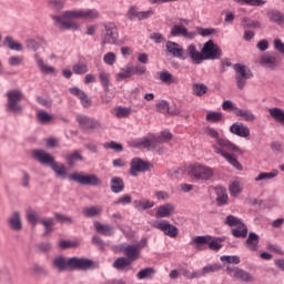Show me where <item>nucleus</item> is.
<instances>
[{"label": "nucleus", "mask_w": 284, "mask_h": 284, "mask_svg": "<svg viewBox=\"0 0 284 284\" xmlns=\"http://www.w3.org/2000/svg\"><path fill=\"white\" fill-rule=\"evenodd\" d=\"M52 265L57 272H88L97 270V263L87 257H65L58 256L53 260Z\"/></svg>", "instance_id": "f257e3e1"}, {"label": "nucleus", "mask_w": 284, "mask_h": 284, "mask_svg": "<svg viewBox=\"0 0 284 284\" xmlns=\"http://www.w3.org/2000/svg\"><path fill=\"white\" fill-rule=\"evenodd\" d=\"M31 154L34 161H37L38 163H41V165H48L49 168H51V170H53V172L58 176H62V179H67L68 169H65V164L57 162L54 160V156H52V154L41 149L33 150Z\"/></svg>", "instance_id": "f03ea898"}, {"label": "nucleus", "mask_w": 284, "mask_h": 284, "mask_svg": "<svg viewBox=\"0 0 284 284\" xmlns=\"http://www.w3.org/2000/svg\"><path fill=\"white\" fill-rule=\"evenodd\" d=\"M7 103L4 105L6 112L9 114H16L21 116L23 114V105H21V101H23V91L19 89L9 90L6 93Z\"/></svg>", "instance_id": "7ed1b4c3"}, {"label": "nucleus", "mask_w": 284, "mask_h": 284, "mask_svg": "<svg viewBox=\"0 0 284 284\" xmlns=\"http://www.w3.org/2000/svg\"><path fill=\"white\" fill-rule=\"evenodd\" d=\"M212 239V236H204V235H199L195 239H193V243L195 244V250H199L200 252H203V250H213L214 252H219L221 247H223V241H225V237H215L213 241H209Z\"/></svg>", "instance_id": "20e7f679"}, {"label": "nucleus", "mask_w": 284, "mask_h": 284, "mask_svg": "<svg viewBox=\"0 0 284 284\" xmlns=\"http://www.w3.org/2000/svg\"><path fill=\"white\" fill-rule=\"evenodd\" d=\"M69 181L79 183V185H90L92 187H99L103 184V181L97 176V174H85L83 172H73L69 174Z\"/></svg>", "instance_id": "39448f33"}, {"label": "nucleus", "mask_w": 284, "mask_h": 284, "mask_svg": "<svg viewBox=\"0 0 284 284\" xmlns=\"http://www.w3.org/2000/svg\"><path fill=\"white\" fill-rule=\"evenodd\" d=\"M77 123L83 132H90L92 130H103V123L94 118H90L85 114H78Z\"/></svg>", "instance_id": "423d86ee"}, {"label": "nucleus", "mask_w": 284, "mask_h": 284, "mask_svg": "<svg viewBox=\"0 0 284 284\" xmlns=\"http://www.w3.org/2000/svg\"><path fill=\"white\" fill-rule=\"evenodd\" d=\"M202 57L204 61H216L223 57V50L214 43V40H209L202 48Z\"/></svg>", "instance_id": "0eeeda50"}, {"label": "nucleus", "mask_w": 284, "mask_h": 284, "mask_svg": "<svg viewBox=\"0 0 284 284\" xmlns=\"http://www.w3.org/2000/svg\"><path fill=\"white\" fill-rule=\"evenodd\" d=\"M101 13L97 9H87V10H69L63 12L64 19H85L93 20L99 19Z\"/></svg>", "instance_id": "6e6552de"}, {"label": "nucleus", "mask_w": 284, "mask_h": 284, "mask_svg": "<svg viewBox=\"0 0 284 284\" xmlns=\"http://www.w3.org/2000/svg\"><path fill=\"white\" fill-rule=\"evenodd\" d=\"M206 134L207 136H211V139H216V143L220 148H225L226 150H231V152H239V154H243V150H241L236 144L232 143L227 139L219 138V131L214 128H207Z\"/></svg>", "instance_id": "1a4fd4ad"}, {"label": "nucleus", "mask_w": 284, "mask_h": 284, "mask_svg": "<svg viewBox=\"0 0 284 284\" xmlns=\"http://www.w3.org/2000/svg\"><path fill=\"white\" fill-rule=\"evenodd\" d=\"M226 274L241 283H254L255 281L254 275L239 266H226Z\"/></svg>", "instance_id": "9d476101"}, {"label": "nucleus", "mask_w": 284, "mask_h": 284, "mask_svg": "<svg viewBox=\"0 0 284 284\" xmlns=\"http://www.w3.org/2000/svg\"><path fill=\"white\" fill-rule=\"evenodd\" d=\"M191 176L196 181H211L214 179V170L210 166L195 164L191 168Z\"/></svg>", "instance_id": "9b49d317"}, {"label": "nucleus", "mask_w": 284, "mask_h": 284, "mask_svg": "<svg viewBox=\"0 0 284 284\" xmlns=\"http://www.w3.org/2000/svg\"><path fill=\"white\" fill-rule=\"evenodd\" d=\"M154 165L148 161H143L141 158H133L130 163L131 176H138L141 172H150Z\"/></svg>", "instance_id": "f8f14e48"}, {"label": "nucleus", "mask_w": 284, "mask_h": 284, "mask_svg": "<svg viewBox=\"0 0 284 284\" xmlns=\"http://www.w3.org/2000/svg\"><path fill=\"white\" fill-rule=\"evenodd\" d=\"M153 227H156V230H160L165 236H170V239H176L179 236V227L170 224L168 220L155 222Z\"/></svg>", "instance_id": "ddd939ff"}, {"label": "nucleus", "mask_w": 284, "mask_h": 284, "mask_svg": "<svg viewBox=\"0 0 284 284\" xmlns=\"http://www.w3.org/2000/svg\"><path fill=\"white\" fill-rule=\"evenodd\" d=\"M104 39L102 40V45H105L106 43L114 45L116 43V40L119 39V32H116V24L113 22H109L104 24Z\"/></svg>", "instance_id": "4468645a"}, {"label": "nucleus", "mask_w": 284, "mask_h": 284, "mask_svg": "<svg viewBox=\"0 0 284 284\" xmlns=\"http://www.w3.org/2000/svg\"><path fill=\"white\" fill-rule=\"evenodd\" d=\"M120 252L124 254V257L134 263L141 258V251L136 244H123L120 246Z\"/></svg>", "instance_id": "2eb2a0df"}, {"label": "nucleus", "mask_w": 284, "mask_h": 284, "mask_svg": "<svg viewBox=\"0 0 284 284\" xmlns=\"http://www.w3.org/2000/svg\"><path fill=\"white\" fill-rule=\"evenodd\" d=\"M184 57H186L185 59H191L194 65H201V63L204 61L203 49L199 51L196 49V44H190L184 52Z\"/></svg>", "instance_id": "dca6fc26"}, {"label": "nucleus", "mask_w": 284, "mask_h": 284, "mask_svg": "<svg viewBox=\"0 0 284 284\" xmlns=\"http://www.w3.org/2000/svg\"><path fill=\"white\" fill-rule=\"evenodd\" d=\"M53 21H55V26L60 30H79V24L70 19L72 18H64L63 13L61 16H52Z\"/></svg>", "instance_id": "f3484780"}, {"label": "nucleus", "mask_w": 284, "mask_h": 284, "mask_svg": "<svg viewBox=\"0 0 284 284\" xmlns=\"http://www.w3.org/2000/svg\"><path fill=\"white\" fill-rule=\"evenodd\" d=\"M212 148L215 154H220L227 161V163H230V165H233L235 170H239V172H243V165L241 164V162H239L236 156L225 152L223 149L216 146V144H213Z\"/></svg>", "instance_id": "a211bd4d"}, {"label": "nucleus", "mask_w": 284, "mask_h": 284, "mask_svg": "<svg viewBox=\"0 0 284 284\" xmlns=\"http://www.w3.org/2000/svg\"><path fill=\"white\" fill-rule=\"evenodd\" d=\"M278 53L276 52H271L266 53L261 57L260 63L261 65H266L271 70H276L278 68Z\"/></svg>", "instance_id": "6ab92c4d"}, {"label": "nucleus", "mask_w": 284, "mask_h": 284, "mask_svg": "<svg viewBox=\"0 0 284 284\" xmlns=\"http://www.w3.org/2000/svg\"><path fill=\"white\" fill-rule=\"evenodd\" d=\"M166 52H169V54H172V57H175L178 59H182L183 61H185V58H186L185 50L181 48L180 43L168 41Z\"/></svg>", "instance_id": "aec40b11"}, {"label": "nucleus", "mask_w": 284, "mask_h": 284, "mask_svg": "<svg viewBox=\"0 0 284 284\" xmlns=\"http://www.w3.org/2000/svg\"><path fill=\"white\" fill-rule=\"evenodd\" d=\"M171 37H184L185 39H195L196 32L187 31L183 24H175L171 29Z\"/></svg>", "instance_id": "412c9836"}, {"label": "nucleus", "mask_w": 284, "mask_h": 284, "mask_svg": "<svg viewBox=\"0 0 284 284\" xmlns=\"http://www.w3.org/2000/svg\"><path fill=\"white\" fill-rule=\"evenodd\" d=\"M233 70H235V80L254 79V73L245 64L236 63L233 65Z\"/></svg>", "instance_id": "4be33fe9"}, {"label": "nucleus", "mask_w": 284, "mask_h": 284, "mask_svg": "<svg viewBox=\"0 0 284 284\" xmlns=\"http://www.w3.org/2000/svg\"><path fill=\"white\" fill-rule=\"evenodd\" d=\"M69 92L70 94H73V97H78L84 108H90L92 105V99H90V97H88V94L78 87L70 88Z\"/></svg>", "instance_id": "5701e85b"}, {"label": "nucleus", "mask_w": 284, "mask_h": 284, "mask_svg": "<svg viewBox=\"0 0 284 284\" xmlns=\"http://www.w3.org/2000/svg\"><path fill=\"white\" fill-rule=\"evenodd\" d=\"M230 132L241 139H247V136H250V128L243 123H233L230 126Z\"/></svg>", "instance_id": "b1692460"}, {"label": "nucleus", "mask_w": 284, "mask_h": 284, "mask_svg": "<svg viewBox=\"0 0 284 284\" xmlns=\"http://www.w3.org/2000/svg\"><path fill=\"white\" fill-rule=\"evenodd\" d=\"M8 225L13 232H21V230H23V224L21 223V214L19 211H16L11 214V216L8 219Z\"/></svg>", "instance_id": "393cba45"}, {"label": "nucleus", "mask_w": 284, "mask_h": 284, "mask_svg": "<svg viewBox=\"0 0 284 284\" xmlns=\"http://www.w3.org/2000/svg\"><path fill=\"white\" fill-rule=\"evenodd\" d=\"M172 212H174V204L166 203L158 207L155 216L156 219H168L172 215Z\"/></svg>", "instance_id": "a878e982"}, {"label": "nucleus", "mask_w": 284, "mask_h": 284, "mask_svg": "<svg viewBox=\"0 0 284 284\" xmlns=\"http://www.w3.org/2000/svg\"><path fill=\"white\" fill-rule=\"evenodd\" d=\"M94 229L98 234H102V236H114V226L110 224H101V222H94Z\"/></svg>", "instance_id": "bb28decb"}, {"label": "nucleus", "mask_w": 284, "mask_h": 284, "mask_svg": "<svg viewBox=\"0 0 284 284\" xmlns=\"http://www.w3.org/2000/svg\"><path fill=\"white\" fill-rule=\"evenodd\" d=\"M258 243H261L258 234L254 232L248 233V237L245 241L246 247L252 252H256V250H258Z\"/></svg>", "instance_id": "cd10ccee"}, {"label": "nucleus", "mask_w": 284, "mask_h": 284, "mask_svg": "<svg viewBox=\"0 0 284 284\" xmlns=\"http://www.w3.org/2000/svg\"><path fill=\"white\" fill-rule=\"evenodd\" d=\"M132 261L129 260L125 256H121L118 257L114 262H113V267L114 270H118L119 272H123V270L128 268L132 270Z\"/></svg>", "instance_id": "c85d7f7f"}, {"label": "nucleus", "mask_w": 284, "mask_h": 284, "mask_svg": "<svg viewBox=\"0 0 284 284\" xmlns=\"http://www.w3.org/2000/svg\"><path fill=\"white\" fill-rule=\"evenodd\" d=\"M79 161H85L80 150H75L74 153L68 154L65 156V163L69 165V168H74Z\"/></svg>", "instance_id": "c756f323"}, {"label": "nucleus", "mask_w": 284, "mask_h": 284, "mask_svg": "<svg viewBox=\"0 0 284 284\" xmlns=\"http://www.w3.org/2000/svg\"><path fill=\"white\" fill-rule=\"evenodd\" d=\"M123 190H125V182L119 176H113L111 179V192L119 194L123 192Z\"/></svg>", "instance_id": "7c9ffc66"}, {"label": "nucleus", "mask_w": 284, "mask_h": 284, "mask_svg": "<svg viewBox=\"0 0 284 284\" xmlns=\"http://www.w3.org/2000/svg\"><path fill=\"white\" fill-rule=\"evenodd\" d=\"M234 114L235 116H241L242 119H244V121H248L250 123L256 121V115H254V113L250 110H242L235 108Z\"/></svg>", "instance_id": "2f4dec72"}, {"label": "nucleus", "mask_w": 284, "mask_h": 284, "mask_svg": "<svg viewBox=\"0 0 284 284\" xmlns=\"http://www.w3.org/2000/svg\"><path fill=\"white\" fill-rule=\"evenodd\" d=\"M41 225L44 227V232L42 236H48L49 234H52L54 232V219L47 217L39 221Z\"/></svg>", "instance_id": "473e14b6"}, {"label": "nucleus", "mask_w": 284, "mask_h": 284, "mask_svg": "<svg viewBox=\"0 0 284 284\" xmlns=\"http://www.w3.org/2000/svg\"><path fill=\"white\" fill-rule=\"evenodd\" d=\"M216 203L220 206L227 205L229 196L227 190L223 186L216 187Z\"/></svg>", "instance_id": "72a5a7b5"}, {"label": "nucleus", "mask_w": 284, "mask_h": 284, "mask_svg": "<svg viewBox=\"0 0 284 284\" xmlns=\"http://www.w3.org/2000/svg\"><path fill=\"white\" fill-rule=\"evenodd\" d=\"M133 205L135 207V210H138L139 212H145V210H151V207L154 205V201H150V200H135L133 202Z\"/></svg>", "instance_id": "f704fd0d"}, {"label": "nucleus", "mask_w": 284, "mask_h": 284, "mask_svg": "<svg viewBox=\"0 0 284 284\" xmlns=\"http://www.w3.org/2000/svg\"><path fill=\"white\" fill-rule=\"evenodd\" d=\"M267 17L272 23H277V26H283L284 23V14L278 10L268 11Z\"/></svg>", "instance_id": "c9c22d12"}, {"label": "nucleus", "mask_w": 284, "mask_h": 284, "mask_svg": "<svg viewBox=\"0 0 284 284\" xmlns=\"http://www.w3.org/2000/svg\"><path fill=\"white\" fill-rule=\"evenodd\" d=\"M231 234L234 239H247V224H242L236 229H232Z\"/></svg>", "instance_id": "e433bc0d"}, {"label": "nucleus", "mask_w": 284, "mask_h": 284, "mask_svg": "<svg viewBox=\"0 0 284 284\" xmlns=\"http://www.w3.org/2000/svg\"><path fill=\"white\" fill-rule=\"evenodd\" d=\"M134 148H143L144 150H150L154 148V139L153 138H142L138 142H135Z\"/></svg>", "instance_id": "4c0bfd02"}, {"label": "nucleus", "mask_w": 284, "mask_h": 284, "mask_svg": "<svg viewBox=\"0 0 284 284\" xmlns=\"http://www.w3.org/2000/svg\"><path fill=\"white\" fill-rule=\"evenodd\" d=\"M3 45H7L10 50H16L17 52H21V50H23V45L14 41L10 36L4 38Z\"/></svg>", "instance_id": "58836bf2"}, {"label": "nucleus", "mask_w": 284, "mask_h": 284, "mask_svg": "<svg viewBox=\"0 0 284 284\" xmlns=\"http://www.w3.org/2000/svg\"><path fill=\"white\" fill-rule=\"evenodd\" d=\"M192 94L194 97H205V94H207V85L204 83H193Z\"/></svg>", "instance_id": "ea45409f"}, {"label": "nucleus", "mask_w": 284, "mask_h": 284, "mask_svg": "<svg viewBox=\"0 0 284 284\" xmlns=\"http://www.w3.org/2000/svg\"><path fill=\"white\" fill-rule=\"evenodd\" d=\"M130 77H134L131 63L126 64L122 72L116 74V81H123V79H130Z\"/></svg>", "instance_id": "a19ab883"}, {"label": "nucleus", "mask_w": 284, "mask_h": 284, "mask_svg": "<svg viewBox=\"0 0 284 284\" xmlns=\"http://www.w3.org/2000/svg\"><path fill=\"white\" fill-rule=\"evenodd\" d=\"M99 79L104 92H110V73L102 71L99 73Z\"/></svg>", "instance_id": "79ce46f5"}, {"label": "nucleus", "mask_w": 284, "mask_h": 284, "mask_svg": "<svg viewBox=\"0 0 284 284\" xmlns=\"http://www.w3.org/2000/svg\"><path fill=\"white\" fill-rule=\"evenodd\" d=\"M159 77H160V80L163 82V83H168L169 85L171 83H179V79L174 78L172 75V73L168 72V71H162L159 73Z\"/></svg>", "instance_id": "37998d69"}, {"label": "nucleus", "mask_w": 284, "mask_h": 284, "mask_svg": "<svg viewBox=\"0 0 284 284\" xmlns=\"http://www.w3.org/2000/svg\"><path fill=\"white\" fill-rule=\"evenodd\" d=\"M82 212L87 219H92L94 216H99L102 210L99 206H90V207H84Z\"/></svg>", "instance_id": "c03bdc74"}, {"label": "nucleus", "mask_w": 284, "mask_h": 284, "mask_svg": "<svg viewBox=\"0 0 284 284\" xmlns=\"http://www.w3.org/2000/svg\"><path fill=\"white\" fill-rule=\"evenodd\" d=\"M276 176H278V171L277 170H273L272 172L267 173V172H262L257 175V178H255V181H270L272 179H276Z\"/></svg>", "instance_id": "a18cd8bd"}, {"label": "nucleus", "mask_w": 284, "mask_h": 284, "mask_svg": "<svg viewBox=\"0 0 284 284\" xmlns=\"http://www.w3.org/2000/svg\"><path fill=\"white\" fill-rule=\"evenodd\" d=\"M132 114V109L126 108V106H118L115 109V116L118 119H128Z\"/></svg>", "instance_id": "49530a36"}, {"label": "nucleus", "mask_w": 284, "mask_h": 284, "mask_svg": "<svg viewBox=\"0 0 284 284\" xmlns=\"http://www.w3.org/2000/svg\"><path fill=\"white\" fill-rule=\"evenodd\" d=\"M60 250H75V247H79V241H65L61 240L59 242Z\"/></svg>", "instance_id": "de8ad7c7"}, {"label": "nucleus", "mask_w": 284, "mask_h": 284, "mask_svg": "<svg viewBox=\"0 0 284 284\" xmlns=\"http://www.w3.org/2000/svg\"><path fill=\"white\" fill-rule=\"evenodd\" d=\"M206 121H210L211 123H220V121H223V113L211 111L206 114Z\"/></svg>", "instance_id": "09e8293b"}, {"label": "nucleus", "mask_w": 284, "mask_h": 284, "mask_svg": "<svg viewBox=\"0 0 284 284\" xmlns=\"http://www.w3.org/2000/svg\"><path fill=\"white\" fill-rule=\"evenodd\" d=\"M229 192L231 196H239L241 192H243V189H241V182L234 181L229 186Z\"/></svg>", "instance_id": "8fccbe9b"}, {"label": "nucleus", "mask_w": 284, "mask_h": 284, "mask_svg": "<svg viewBox=\"0 0 284 284\" xmlns=\"http://www.w3.org/2000/svg\"><path fill=\"white\" fill-rule=\"evenodd\" d=\"M243 220L234 216V215H227L225 220V225H229V227H236L239 225H243Z\"/></svg>", "instance_id": "3c124183"}, {"label": "nucleus", "mask_w": 284, "mask_h": 284, "mask_svg": "<svg viewBox=\"0 0 284 284\" xmlns=\"http://www.w3.org/2000/svg\"><path fill=\"white\" fill-rule=\"evenodd\" d=\"M220 260L222 263H229L232 265H239V263H241V257L237 255H222Z\"/></svg>", "instance_id": "603ef678"}, {"label": "nucleus", "mask_w": 284, "mask_h": 284, "mask_svg": "<svg viewBox=\"0 0 284 284\" xmlns=\"http://www.w3.org/2000/svg\"><path fill=\"white\" fill-rule=\"evenodd\" d=\"M105 150H114V152H123V144L111 141L103 144Z\"/></svg>", "instance_id": "864d4df0"}, {"label": "nucleus", "mask_w": 284, "mask_h": 284, "mask_svg": "<svg viewBox=\"0 0 284 284\" xmlns=\"http://www.w3.org/2000/svg\"><path fill=\"white\" fill-rule=\"evenodd\" d=\"M239 3H244L245 6H251L253 8H261L267 3L266 0H239Z\"/></svg>", "instance_id": "5fc2aeb1"}, {"label": "nucleus", "mask_w": 284, "mask_h": 284, "mask_svg": "<svg viewBox=\"0 0 284 284\" xmlns=\"http://www.w3.org/2000/svg\"><path fill=\"white\" fill-rule=\"evenodd\" d=\"M27 220H28V223H30L32 225V227H37V223H39V213H37V211H30L28 214H27Z\"/></svg>", "instance_id": "6e6d98bb"}, {"label": "nucleus", "mask_w": 284, "mask_h": 284, "mask_svg": "<svg viewBox=\"0 0 284 284\" xmlns=\"http://www.w3.org/2000/svg\"><path fill=\"white\" fill-rule=\"evenodd\" d=\"M54 219L58 223H68L69 225H72V223H74V220H72L71 216L63 215L61 213H54Z\"/></svg>", "instance_id": "4d7b16f0"}, {"label": "nucleus", "mask_w": 284, "mask_h": 284, "mask_svg": "<svg viewBox=\"0 0 284 284\" xmlns=\"http://www.w3.org/2000/svg\"><path fill=\"white\" fill-rule=\"evenodd\" d=\"M132 203V195L124 194L113 202V205H130Z\"/></svg>", "instance_id": "13d9d810"}, {"label": "nucleus", "mask_w": 284, "mask_h": 284, "mask_svg": "<svg viewBox=\"0 0 284 284\" xmlns=\"http://www.w3.org/2000/svg\"><path fill=\"white\" fill-rule=\"evenodd\" d=\"M38 121L42 125L45 123H50V121H52V115L45 111H40V112H38Z\"/></svg>", "instance_id": "bf43d9fd"}, {"label": "nucleus", "mask_w": 284, "mask_h": 284, "mask_svg": "<svg viewBox=\"0 0 284 284\" xmlns=\"http://www.w3.org/2000/svg\"><path fill=\"white\" fill-rule=\"evenodd\" d=\"M221 270V264L214 263V264H209L202 268V274H211L212 272H220Z\"/></svg>", "instance_id": "052dcab7"}, {"label": "nucleus", "mask_w": 284, "mask_h": 284, "mask_svg": "<svg viewBox=\"0 0 284 284\" xmlns=\"http://www.w3.org/2000/svg\"><path fill=\"white\" fill-rule=\"evenodd\" d=\"M156 110L161 113V114H168L170 111V104L168 103V101L162 100L156 104Z\"/></svg>", "instance_id": "680f3d73"}, {"label": "nucleus", "mask_w": 284, "mask_h": 284, "mask_svg": "<svg viewBox=\"0 0 284 284\" xmlns=\"http://www.w3.org/2000/svg\"><path fill=\"white\" fill-rule=\"evenodd\" d=\"M196 30L201 37H210L211 34H216V29L212 28L205 29L203 27H197Z\"/></svg>", "instance_id": "e2e57ef3"}, {"label": "nucleus", "mask_w": 284, "mask_h": 284, "mask_svg": "<svg viewBox=\"0 0 284 284\" xmlns=\"http://www.w3.org/2000/svg\"><path fill=\"white\" fill-rule=\"evenodd\" d=\"M152 274H154V268L146 267L138 272V278H140V281H143V278H148V276H152Z\"/></svg>", "instance_id": "0e129e2a"}, {"label": "nucleus", "mask_w": 284, "mask_h": 284, "mask_svg": "<svg viewBox=\"0 0 284 284\" xmlns=\"http://www.w3.org/2000/svg\"><path fill=\"white\" fill-rule=\"evenodd\" d=\"M103 61L106 65H112L113 63H116V54L114 52H108L104 54Z\"/></svg>", "instance_id": "69168bd1"}, {"label": "nucleus", "mask_w": 284, "mask_h": 284, "mask_svg": "<svg viewBox=\"0 0 284 284\" xmlns=\"http://www.w3.org/2000/svg\"><path fill=\"white\" fill-rule=\"evenodd\" d=\"M73 72L74 74H85L88 72V64H74Z\"/></svg>", "instance_id": "338daca9"}, {"label": "nucleus", "mask_w": 284, "mask_h": 284, "mask_svg": "<svg viewBox=\"0 0 284 284\" xmlns=\"http://www.w3.org/2000/svg\"><path fill=\"white\" fill-rule=\"evenodd\" d=\"M271 150L272 152H274L275 154H281L283 153V143L278 142V141H274L271 143Z\"/></svg>", "instance_id": "774afa93"}]
</instances>
